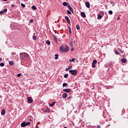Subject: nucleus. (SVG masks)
<instances>
[{
    "mask_svg": "<svg viewBox=\"0 0 128 128\" xmlns=\"http://www.w3.org/2000/svg\"><path fill=\"white\" fill-rule=\"evenodd\" d=\"M103 14H104V13H102Z\"/></svg>",
    "mask_w": 128,
    "mask_h": 128,
    "instance_id": "e2e57ef3",
    "label": "nucleus"
},
{
    "mask_svg": "<svg viewBox=\"0 0 128 128\" xmlns=\"http://www.w3.org/2000/svg\"><path fill=\"white\" fill-rule=\"evenodd\" d=\"M20 58L21 60H28L30 58V55L26 52L20 54Z\"/></svg>",
    "mask_w": 128,
    "mask_h": 128,
    "instance_id": "f257e3e1",
    "label": "nucleus"
},
{
    "mask_svg": "<svg viewBox=\"0 0 128 128\" xmlns=\"http://www.w3.org/2000/svg\"><path fill=\"white\" fill-rule=\"evenodd\" d=\"M32 39L34 40H36V34L34 33V35L32 36Z\"/></svg>",
    "mask_w": 128,
    "mask_h": 128,
    "instance_id": "f3484780",
    "label": "nucleus"
},
{
    "mask_svg": "<svg viewBox=\"0 0 128 128\" xmlns=\"http://www.w3.org/2000/svg\"><path fill=\"white\" fill-rule=\"evenodd\" d=\"M0 60H2V59L0 58Z\"/></svg>",
    "mask_w": 128,
    "mask_h": 128,
    "instance_id": "13d9d810",
    "label": "nucleus"
},
{
    "mask_svg": "<svg viewBox=\"0 0 128 128\" xmlns=\"http://www.w3.org/2000/svg\"><path fill=\"white\" fill-rule=\"evenodd\" d=\"M1 114H2V116H4V114H6V110L4 109H3L2 110Z\"/></svg>",
    "mask_w": 128,
    "mask_h": 128,
    "instance_id": "f8f14e48",
    "label": "nucleus"
},
{
    "mask_svg": "<svg viewBox=\"0 0 128 128\" xmlns=\"http://www.w3.org/2000/svg\"><path fill=\"white\" fill-rule=\"evenodd\" d=\"M72 98V96H69V97L68 98V100H69L70 102V100Z\"/></svg>",
    "mask_w": 128,
    "mask_h": 128,
    "instance_id": "c9c22d12",
    "label": "nucleus"
},
{
    "mask_svg": "<svg viewBox=\"0 0 128 128\" xmlns=\"http://www.w3.org/2000/svg\"><path fill=\"white\" fill-rule=\"evenodd\" d=\"M70 46H71V48H72V46H74V42L71 41L70 42Z\"/></svg>",
    "mask_w": 128,
    "mask_h": 128,
    "instance_id": "6ab92c4d",
    "label": "nucleus"
},
{
    "mask_svg": "<svg viewBox=\"0 0 128 128\" xmlns=\"http://www.w3.org/2000/svg\"><path fill=\"white\" fill-rule=\"evenodd\" d=\"M92 68H96V64L92 63Z\"/></svg>",
    "mask_w": 128,
    "mask_h": 128,
    "instance_id": "a19ab883",
    "label": "nucleus"
},
{
    "mask_svg": "<svg viewBox=\"0 0 128 128\" xmlns=\"http://www.w3.org/2000/svg\"><path fill=\"white\" fill-rule=\"evenodd\" d=\"M68 8L70 10V12H74V10H72V6L70 5V4H68V6H67Z\"/></svg>",
    "mask_w": 128,
    "mask_h": 128,
    "instance_id": "1a4fd4ad",
    "label": "nucleus"
},
{
    "mask_svg": "<svg viewBox=\"0 0 128 128\" xmlns=\"http://www.w3.org/2000/svg\"><path fill=\"white\" fill-rule=\"evenodd\" d=\"M0 66H4V62L0 63Z\"/></svg>",
    "mask_w": 128,
    "mask_h": 128,
    "instance_id": "2f4dec72",
    "label": "nucleus"
},
{
    "mask_svg": "<svg viewBox=\"0 0 128 128\" xmlns=\"http://www.w3.org/2000/svg\"><path fill=\"white\" fill-rule=\"evenodd\" d=\"M30 124V122H23L21 124L20 126L22 128H24V126H28L29 124Z\"/></svg>",
    "mask_w": 128,
    "mask_h": 128,
    "instance_id": "20e7f679",
    "label": "nucleus"
},
{
    "mask_svg": "<svg viewBox=\"0 0 128 128\" xmlns=\"http://www.w3.org/2000/svg\"><path fill=\"white\" fill-rule=\"evenodd\" d=\"M66 96H68V94L64 93L62 94V98H66Z\"/></svg>",
    "mask_w": 128,
    "mask_h": 128,
    "instance_id": "a211bd4d",
    "label": "nucleus"
},
{
    "mask_svg": "<svg viewBox=\"0 0 128 128\" xmlns=\"http://www.w3.org/2000/svg\"><path fill=\"white\" fill-rule=\"evenodd\" d=\"M9 64H10V66H14V62L12 61H10L9 62Z\"/></svg>",
    "mask_w": 128,
    "mask_h": 128,
    "instance_id": "aec40b11",
    "label": "nucleus"
},
{
    "mask_svg": "<svg viewBox=\"0 0 128 128\" xmlns=\"http://www.w3.org/2000/svg\"><path fill=\"white\" fill-rule=\"evenodd\" d=\"M114 62H108L107 63L108 66H112Z\"/></svg>",
    "mask_w": 128,
    "mask_h": 128,
    "instance_id": "dca6fc26",
    "label": "nucleus"
},
{
    "mask_svg": "<svg viewBox=\"0 0 128 128\" xmlns=\"http://www.w3.org/2000/svg\"><path fill=\"white\" fill-rule=\"evenodd\" d=\"M74 60H76V58H72V60H69V62H74Z\"/></svg>",
    "mask_w": 128,
    "mask_h": 128,
    "instance_id": "bb28decb",
    "label": "nucleus"
},
{
    "mask_svg": "<svg viewBox=\"0 0 128 128\" xmlns=\"http://www.w3.org/2000/svg\"><path fill=\"white\" fill-rule=\"evenodd\" d=\"M58 54H55V60H58Z\"/></svg>",
    "mask_w": 128,
    "mask_h": 128,
    "instance_id": "393cba45",
    "label": "nucleus"
},
{
    "mask_svg": "<svg viewBox=\"0 0 128 128\" xmlns=\"http://www.w3.org/2000/svg\"><path fill=\"white\" fill-rule=\"evenodd\" d=\"M70 51V47L66 46L65 48H64V46H61L60 48V52L62 54H64V52H68Z\"/></svg>",
    "mask_w": 128,
    "mask_h": 128,
    "instance_id": "f03ea898",
    "label": "nucleus"
},
{
    "mask_svg": "<svg viewBox=\"0 0 128 128\" xmlns=\"http://www.w3.org/2000/svg\"><path fill=\"white\" fill-rule=\"evenodd\" d=\"M74 114H78V111H74Z\"/></svg>",
    "mask_w": 128,
    "mask_h": 128,
    "instance_id": "864d4df0",
    "label": "nucleus"
},
{
    "mask_svg": "<svg viewBox=\"0 0 128 128\" xmlns=\"http://www.w3.org/2000/svg\"><path fill=\"white\" fill-rule=\"evenodd\" d=\"M105 68H108V64H104Z\"/></svg>",
    "mask_w": 128,
    "mask_h": 128,
    "instance_id": "37998d69",
    "label": "nucleus"
},
{
    "mask_svg": "<svg viewBox=\"0 0 128 128\" xmlns=\"http://www.w3.org/2000/svg\"><path fill=\"white\" fill-rule=\"evenodd\" d=\"M27 99H28V104H32V102L33 100L32 98V97H28Z\"/></svg>",
    "mask_w": 128,
    "mask_h": 128,
    "instance_id": "423d86ee",
    "label": "nucleus"
},
{
    "mask_svg": "<svg viewBox=\"0 0 128 128\" xmlns=\"http://www.w3.org/2000/svg\"><path fill=\"white\" fill-rule=\"evenodd\" d=\"M50 112V110L49 108H47V109L46 110V112L48 113V112Z\"/></svg>",
    "mask_w": 128,
    "mask_h": 128,
    "instance_id": "e433bc0d",
    "label": "nucleus"
},
{
    "mask_svg": "<svg viewBox=\"0 0 128 128\" xmlns=\"http://www.w3.org/2000/svg\"><path fill=\"white\" fill-rule=\"evenodd\" d=\"M68 4H68L66 2H64L62 3V5L64 6H68Z\"/></svg>",
    "mask_w": 128,
    "mask_h": 128,
    "instance_id": "4468645a",
    "label": "nucleus"
},
{
    "mask_svg": "<svg viewBox=\"0 0 128 128\" xmlns=\"http://www.w3.org/2000/svg\"><path fill=\"white\" fill-rule=\"evenodd\" d=\"M3 12H8V9L7 8H4L3 10Z\"/></svg>",
    "mask_w": 128,
    "mask_h": 128,
    "instance_id": "58836bf2",
    "label": "nucleus"
},
{
    "mask_svg": "<svg viewBox=\"0 0 128 128\" xmlns=\"http://www.w3.org/2000/svg\"><path fill=\"white\" fill-rule=\"evenodd\" d=\"M20 5L22 6V8H26V5L22 3Z\"/></svg>",
    "mask_w": 128,
    "mask_h": 128,
    "instance_id": "473e14b6",
    "label": "nucleus"
},
{
    "mask_svg": "<svg viewBox=\"0 0 128 128\" xmlns=\"http://www.w3.org/2000/svg\"><path fill=\"white\" fill-rule=\"evenodd\" d=\"M96 62H98V60H93V62H92V64H96Z\"/></svg>",
    "mask_w": 128,
    "mask_h": 128,
    "instance_id": "cd10ccee",
    "label": "nucleus"
},
{
    "mask_svg": "<svg viewBox=\"0 0 128 128\" xmlns=\"http://www.w3.org/2000/svg\"><path fill=\"white\" fill-rule=\"evenodd\" d=\"M68 86V84H66V83H64L62 84L63 88H64V86Z\"/></svg>",
    "mask_w": 128,
    "mask_h": 128,
    "instance_id": "c756f323",
    "label": "nucleus"
},
{
    "mask_svg": "<svg viewBox=\"0 0 128 128\" xmlns=\"http://www.w3.org/2000/svg\"><path fill=\"white\" fill-rule=\"evenodd\" d=\"M30 22H34V20L32 19H31L30 20Z\"/></svg>",
    "mask_w": 128,
    "mask_h": 128,
    "instance_id": "09e8293b",
    "label": "nucleus"
},
{
    "mask_svg": "<svg viewBox=\"0 0 128 128\" xmlns=\"http://www.w3.org/2000/svg\"><path fill=\"white\" fill-rule=\"evenodd\" d=\"M32 10H36V6H32Z\"/></svg>",
    "mask_w": 128,
    "mask_h": 128,
    "instance_id": "4be33fe9",
    "label": "nucleus"
},
{
    "mask_svg": "<svg viewBox=\"0 0 128 128\" xmlns=\"http://www.w3.org/2000/svg\"><path fill=\"white\" fill-rule=\"evenodd\" d=\"M109 14H112V10H110L108 11Z\"/></svg>",
    "mask_w": 128,
    "mask_h": 128,
    "instance_id": "f704fd0d",
    "label": "nucleus"
},
{
    "mask_svg": "<svg viewBox=\"0 0 128 128\" xmlns=\"http://www.w3.org/2000/svg\"><path fill=\"white\" fill-rule=\"evenodd\" d=\"M63 92H70V88L64 89Z\"/></svg>",
    "mask_w": 128,
    "mask_h": 128,
    "instance_id": "9d476101",
    "label": "nucleus"
},
{
    "mask_svg": "<svg viewBox=\"0 0 128 128\" xmlns=\"http://www.w3.org/2000/svg\"><path fill=\"white\" fill-rule=\"evenodd\" d=\"M112 120V118H108V119L106 120V122H108V120Z\"/></svg>",
    "mask_w": 128,
    "mask_h": 128,
    "instance_id": "a18cd8bd",
    "label": "nucleus"
},
{
    "mask_svg": "<svg viewBox=\"0 0 128 128\" xmlns=\"http://www.w3.org/2000/svg\"><path fill=\"white\" fill-rule=\"evenodd\" d=\"M123 64H125V62H126V60L124 58H122L121 60Z\"/></svg>",
    "mask_w": 128,
    "mask_h": 128,
    "instance_id": "2eb2a0df",
    "label": "nucleus"
},
{
    "mask_svg": "<svg viewBox=\"0 0 128 128\" xmlns=\"http://www.w3.org/2000/svg\"><path fill=\"white\" fill-rule=\"evenodd\" d=\"M86 6L88 8H90V4L89 2H85Z\"/></svg>",
    "mask_w": 128,
    "mask_h": 128,
    "instance_id": "6e6552de",
    "label": "nucleus"
},
{
    "mask_svg": "<svg viewBox=\"0 0 128 128\" xmlns=\"http://www.w3.org/2000/svg\"><path fill=\"white\" fill-rule=\"evenodd\" d=\"M68 68L69 70H70V68H72V66H69L68 67Z\"/></svg>",
    "mask_w": 128,
    "mask_h": 128,
    "instance_id": "c03bdc74",
    "label": "nucleus"
},
{
    "mask_svg": "<svg viewBox=\"0 0 128 128\" xmlns=\"http://www.w3.org/2000/svg\"><path fill=\"white\" fill-rule=\"evenodd\" d=\"M72 42H73L74 44H75V42H76V40H72Z\"/></svg>",
    "mask_w": 128,
    "mask_h": 128,
    "instance_id": "3c124183",
    "label": "nucleus"
},
{
    "mask_svg": "<svg viewBox=\"0 0 128 128\" xmlns=\"http://www.w3.org/2000/svg\"><path fill=\"white\" fill-rule=\"evenodd\" d=\"M53 38H54V41L56 42H58V37H56V36L54 35Z\"/></svg>",
    "mask_w": 128,
    "mask_h": 128,
    "instance_id": "9b49d317",
    "label": "nucleus"
},
{
    "mask_svg": "<svg viewBox=\"0 0 128 128\" xmlns=\"http://www.w3.org/2000/svg\"><path fill=\"white\" fill-rule=\"evenodd\" d=\"M74 48H72L71 49V50H74Z\"/></svg>",
    "mask_w": 128,
    "mask_h": 128,
    "instance_id": "5fc2aeb1",
    "label": "nucleus"
},
{
    "mask_svg": "<svg viewBox=\"0 0 128 128\" xmlns=\"http://www.w3.org/2000/svg\"><path fill=\"white\" fill-rule=\"evenodd\" d=\"M70 69L68 68H66V72H68V70H69Z\"/></svg>",
    "mask_w": 128,
    "mask_h": 128,
    "instance_id": "8fccbe9b",
    "label": "nucleus"
},
{
    "mask_svg": "<svg viewBox=\"0 0 128 128\" xmlns=\"http://www.w3.org/2000/svg\"><path fill=\"white\" fill-rule=\"evenodd\" d=\"M67 14H72V12L70 10H68L67 11Z\"/></svg>",
    "mask_w": 128,
    "mask_h": 128,
    "instance_id": "72a5a7b5",
    "label": "nucleus"
},
{
    "mask_svg": "<svg viewBox=\"0 0 128 128\" xmlns=\"http://www.w3.org/2000/svg\"><path fill=\"white\" fill-rule=\"evenodd\" d=\"M12 30H18V24L16 23H13L11 24Z\"/></svg>",
    "mask_w": 128,
    "mask_h": 128,
    "instance_id": "39448f33",
    "label": "nucleus"
},
{
    "mask_svg": "<svg viewBox=\"0 0 128 128\" xmlns=\"http://www.w3.org/2000/svg\"><path fill=\"white\" fill-rule=\"evenodd\" d=\"M76 30H80V25L77 24V25L76 26Z\"/></svg>",
    "mask_w": 128,
    "mask_h": 128,
    "instance_id": "7c9ffc66",
    "label": "nucleus"
},
{
    "mask_svg": "<svg viewBox=\"0 0 128 128\" xmlns=\"http://www.w3.org/2000/svg\"><path fill=\"white\" fill-rule=\"evenodd\" d=\"M68 74H66L64 75V78H68Z\"/></svg>",
    "mask_w": 128,
    "mask_h": 128,
    "instance_id": "c85d7f7f",
    "label": "nucleus"
},
{
    "mask_svg": "<svg viewBox=\"0 0 128 128\" xmlns=\"http://www.w3.org/2000/svg\"><path fill=\"white\" fill-rule=\"evenodd\" d=\"M11 6H12V8H14V4H12V5Z\"/></svg>",
    "mask_w": 128,
    "mask_h": 128,
    "instance_id": "603ef678",
    "label": "nucleus"
},
{
    "mask_svg": "<svg viewBox=\"0 0 128 128\" xmlns=\"http://www.w3.org/2000/svg\"><path fill=\"white\" fill-rule=\"evenodd\" d=\"M119 52H122V50L118 49Z\"/></svg>",
    "mask_w": 128,
    "mask_h": 128,
    "instance_id": "6e6d98bb",
    "label": "nucleus"
},
{
    "mask_svg": "<svg viewBox=\"0 0 128 128\" xmlns=\"http://www.w3.org/2000/svg\"><path fill=\"white\" fill-rule=\"evenodd\" d=\"M112 6H114V4L112 5Z\"/></svg>",
    "mask_w": 128,
    "mask_h": 128,
    "instance_id": "680f3d73",
    "label": "nucleus"
},
{
    "mask_svg": "<svg viewBox=\"0 0 128 128\" xmlns=\"http://www.w3.org/2000/svg\"><path fill=\"white\" fill-rule=\"evenodd\" d=\"M65 20L67 22L68 24H70V18H68V16H66Z\"/></svg>",
    "mask_w": 128,
    "mask_h": 128,
    "instance_id": "0eeeda50",
    "label": "nucleus"
},
{
    "mask_svg": "<svg viewBox=\"0 0 128 128\" xmlns=\"http://www.w3.org/2000/svg\"><path fill=\"white\" fill-rule=\"evenodd\" d=\"M102 18V15H98L97 18L98 20H100V18Z\"/></svg>",
    "mask_w": 128,
    "mask_h": 128,
    "instance_id": "5701e85b",
    "label": "nucleus"
},
{
    "mask_svg": "<svg viewBox=\"0 0 128 128\" xmlns=\"http://www.w3.org/2000/svg\"><path fill=\"white\" fill-rule=\"evenodd\" d=\"M21 76H22V73H20V74H18V78H20Z\"/></svg>",
    "mask_w": 128,
    "mask_h": 128,
    "instance_id": "ea45409f",
    "label": "nucleus"
},
{
    "mask_svg": "<svg viewBox=\"0 0 128 128\" xmlns=\"http://www.w3.org/2000/svg\"><path fill=\"white\" fill-rule=\"evenodd\" d=\"M68 30H69V33L70 34H72V29H70V27H68Z\"/></svg>",
    "mask_w": 128,
    "mask_h": 128,
    "instance_id": "a878e982",
    "label": "nucleus"
},
{
    "mask_svg": "<svg viewBox=\"0 0 128 128\" xmlns=\"http://www.w3.org/2000/svg\"><path fill=\"white\" fill-rule=\"evenodd\" d=\"M120 18H118V20H119Z\"/></svg>",
    "mask_w": 128,
    "mask_h": 128,
    "instance_id": "bf43d9fd",
    "label": "nucleus"
},
{
    "mask_svg": "<svg viewBox=\"0 0 128 128\" xmlns=\"http://www.w3.org/2000/svg\"><path fill=\"white\" fill-rule=\"evenodd\" d=\"M110 4H114V2L112 1L110 2Z\"/></svg>",
    "mask_w": 128,
    "mask_h": 128,
    "instance_id": "de8ad7c7",
    "label": "nucleus"
},
{
    "mask_svg": "<svg viewBox=\"0 0 128 128\" xmlns=\"http://www.w3.org/2000/svg\"><path fill=\"white\" fill-rule=\"evenodd\" d=\"M55 104H56V102H52V104H50V106H54Z\"/></svg>",
    "mask_w": 128,
    "mask_h": 128,
    "instance_id": "412c9836",
    "label": "nucleus"
},
{
    "mask_svg": "<svg viewBox=\"0 0 128 128\" xmlns=\"http://www.w3.org/2000/svg\"><path fill=\"white\" fill-rule=\"evenodd\" d=\"M4 2H7L8 0H2Z\"/></svg>",
    "mask_w": 128,
    "mask_h": 128,
    "instance_id": "4d7b16f0",
    "label": "nucleus"
},
{
    "mask_svg": "<svg viewBox=\"0 0 128 128\" xmlns=\"http://www.w3.org/2000/svg\"><path fill=\"white\" fill-rule=\"evenodd\" d=\"M108 126H110V125H108Z\"/></svg>",
    "mask_w": 128,
    "mask_h": 128,
    "instance_id": "052dcab7",
    "label": "nucleus"
},
{
    "mask_svg": "<svg viewBox=\"0 0 128 128\" xmlns=\"http://www.w3.org/2000/svg\"><path fill=\"white\" fill-rule=\"evenodd\" d=\"M69 72H70L72 76H76V74H78V71L76 70H69Z\"/></svg>",
    "mask_w": 128,
    "mask_h": 128,
    "instance_id": "7ed1b4c3",
    "label": "nucleus"
},
{
    "mask_svg": "<svg viewBox=\"0 0 128 128\" xmlns=\"http://www.w3.org/2000/svg\"><path fill=\"white\" fill-rule=\"evenodd\" d=\"M80 14L82 18H86V13H84V12H81Z\"/></svg>",
    "mask_w": 128,
    "mask_h": 128,
    "instance_id": "ddd939ff",
    "label": "nucleus"
},
{
    "mask_svg": "<svg viewBox=\"0 0 128 128\" xmlns=\"http://www.w3.org/2000/svg\"><path fill=\"white\" fill-rule=\"evenodd\" d=\"M116 54H120V52L118 50L115 51Z\"/></svg>",
    "mask_w": 128,
    "mask_h": 128,
    "instance_id": "4c0bfd02",
    "label": "nucleus"
},
{
    "mask_svg": "<svg viewBox=\"0 0 128 128\" xmlns=\"http://www.w3.org/2000/svg\"><path fill=\"white\" fill-rule=\"evenodd\" d=\"M4 11H0V14H4Z\"/></svg>",
    "mask_w": 128,
    "mask_h": 128,
    "instance_id": "79ce46f5",
    "label": "nucleus"
},
{
    "mask_svg": "<svg viewBox=\"0 0 128 128\" xmlns=\"http://www.w3.org/2000/svg\"><path fill=\"white\" fill-rule=\"evenodd\" d=\"M102 128V126H100V125L97 126V128Z\"/></svg>",
    "mask_w": 128,
    "mask_h": 128,
    "instance_id": "49530a36",
    "label": "nucleus"
},
{
    "mask_svg": "<svg viewBox=\"0 0 128 128\" xmlns=\"http://www.w3.org/2000/svg\"><path fill=\"white\" fill-rule=\"evenodd\" d=\"M46 44L48 46H49V44H50V42L49 40H47L46 41Z\"/></svg>",
    "mask_w": 128,
    "mask_h": 128,
    "instance_id": "b1692460",
    "label": "nucleus"
}]
</instances>
